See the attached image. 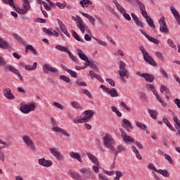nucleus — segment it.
<instances>
[{
	"label": "nucleus",
	"instance_id": "nucleus-42",
	"mask_svg": "<svg viewBox=\"0 0 180 180\" xmlns=\"http://www.w3.org/2000/svg\"><path fill=\"white\" fill-rule=\"evenodd\" d=\"M42 5H44V9H46V11H51V8H56V4H54V6H51V5L49 6V4L46 3V1H42Z\"/></svg>",
	"mask_w": 180,
	"mask_h": 180
},
{
	"label": "nucleus",
	"instance_id": "nucleus-17",
	"mask_svg": "<svg viewBox=\"0 0 180 180\" xmlns=\"http://www.w3.org/2000/svg\"><path fill=\"white\" fill-rule=\"evenodd\" d=\"M131 16L139 27H144V23L141 20H140V19H139V17H137L136 14L131 13Z\"/></svg>",
	"mask_w": 180,
	"mask_h": 180
},
{
	"label": "nucleus",
	"instance_id": "nucleus-13",
	"mask_svg": "<svg viewBox=\"0 0 180 180\" xmlns=\"http://www.w3.org/2000/svg\"><path fill=\"white\" fill-rule=\"evenodd\" d=\"M49 151L52 154V155H53V157L57 158V160H59L60 161H63V160H64V156L57 149L51 148H49Z\"/></svg>",
	"mask_w": 180,
	"mask_h": 180
},
{
	"label": "nucleus",
	"instance_id": "nucleus-43",
	"mask_svg": "<svg viewBox=\"0 0 180 180\" xmlns=\"http://www.w3.org/2000/svg\"><path fill=\"white\" fill-rule=\"evenodd\" d=\"M139 98L142 99V101H145V102H148V98L146 96V93L143 91L139 93Z\"/></svg>",
	"mask_w": 180,
	"mask_h": 180
},
{
	"label": "nucleus",
	"instance_id": "nucleus-60",
	"mask_svg": "<svg viewBox=\"0 0 180 180\" xmlns=\"http://www.w3.org/2000/svg\"><path fill=\"white\" fill-rule=\"evenodd\" d=\"M68 74H70V76L72 77V78H77L78 75H77V72L72 70H69Z\"/></svg>",
	"mask_w": 180,
	"mask_h": 180
},
{
	"label": "nucleus",
	"instance_id": "nucleus-53",
	"mask_svg": "<svg viewBox=\"0 0 180 180\" xmlns=\"http://www.w3.org/2000/svg\"><path fill=\"white\" fill-rule=\"evenodd\" d=\"M165 160H167L168 162H169V164L174 165V160H172V158H171L169 155L165 154Z\"/></svg>",
	"mask_w": 180,
	"mask_h": 180
},
{
	"label": "nucleus",
	"instance_id": "nucleus-59",
	"mask_svg": "<svg viewBox=\"0 0 180 180\" xmlns=\"http://www.w3.org/2000/svg\"><path fill=\"white\" fill-rule=\"evenodd\" d=\"M53 106H55V108H57L58 109H60V110L64 109V106H63V105H61L57 102H53Z\"/></svg>",
	"mask_w": 180,
	"mask_h": 180
},
{
	"label": "nucleus",
	"instance_id": "nucleus-31",
	"mask_svg": "<svg viewBox=\"0 0 180 180\" xmlns=\"http://www.w3.org/2000/svg\"><path fill=\"white\" fill-rule=\"evenodd\" d=\"M107 94L110 95L111 98H117V96H119V93H117V91L113 88L111 89H110V90H108V93Z\"/></svg>",
	"mask_w": 180,
	"mask_h": 180
},
{
	"label": "nucleus",
	"instance_id": "nucleus-10",
	"mask_svg": "<svg viewBox=\"0 0 180 180\" xmlns=\"http://www.w3.org/2000/svg\"><path fill=\"white\" fill-rule=\"evenodd\" d=\"M158 23L160 25V32L161 33H169V30H168V27L167 26V22H165V18L162 17L159 20Z\"/></svg>",
	"mask_w": 180,
	"mask_h": 180
},
{
	"label": "nucleus",
	"instance_id": "nucleus-32",
	"mask_svg": "<svg viewBox=\"0 0 180 180\" xmlns=\"http://www.w3.org/2000/svg\"><path fill=\"white\" fill-rule=\"evenodd\" d=\"M80 172L82 174H86V175H89V176H92V175H94V172L89 168H82L80 169Z\"/></svg>",
	"mask_w": 180,
	"mask_h": 180
},
{
	"label": "nucleus",
	"instance_id": "nucleus-54",
	"mask_svg": "<svg viewBox=\"0 0 180 180\" xmlns=\"http://www.w3.org/2000/svg\"><path fill=\"white\" fill-rule=\"evenodd\" d=\"M167 43H168V44H169V46H170V47H172V49L176 50V45H175V44L174 43V41H172V39H168Z\"/></svg>",
	"mask_w": 180,
	"mask_h": 180
},
{
	"label": "nucleus",
	"instance_id": "nucleus-38",
	"mask_svg": "<svg viewBox=\"0 0 180 180\" xmlns=\"http://www.w3.org/2000/svg\"><path fill=\"white\" fill-rule=\"evenodd\" d=\"M80 5L82 6V8H88V5H92V1L89 0H82L80 1Z\"/></svg>",
	"mask_w": 180,
	"mask_h": 180
},
{
	"label": "nucleus",
	"instance_id": "nucleus-19",
	"mask_svg": "<svg viewBox=\"0 0 180 180\" xmlns=\"http://www.w3.org/2000/svg\"><path fill=\"white\" fill-rule=\"evenodd\" d=\"M142 16L145 18L146 20V22L150 27H153V29H155V25H154V21L151 18V17L148 16V14L147 13H145V14H143Z\"/></svg>",
	"mask_w": 180,
	"mask_h": 180
},
{
	"label": "nucleus",
	"instance_id": "nucleus-24",
	"mask_svg": "<svg viewBox=\"0 0 180 180\" xmlns=\"http://www.w3.org/2000/svg\"><path fill=\"white\" fill-rule=\"evenodd\" d=\"M80 13H81V15H82V16H84V18L88 19V20L90 22V23H91V25L93 26H95V19L94 17H92V15H91L88 13H85L82 11H80Z\"/></svg>",
	"mask_w": 180,
	"mask_h": 180
},
{
	"label": "nucleus",
	"instance_id": "nucleus-11",
	"mask_svg": "<svg viewBox=\"0 0 180 180\" xmlns=\"http://www.w3.org/2000/svg\"><path fill=\"white\" fill-rule=\"evenodd\" d=\"M136 75L144 78L147 82H154V75L150 73H141L140 72H136Z\"/></svg>",
	"mask_w": 180,
	"mask_h": 180
},
{
	"label": "nucleus",
	"instance_id": "nucleus-35",
	"mask_svg": "<svg viewBox=\"0 0 180 180\" xmlns=\"http://www.w3.org/2000/svg\"><path fill=\"white\" fill-rule=\"evenodd\" d=\"M158 174H160L162 175V176H165V178H169V172L167 169H158L157 172Z\"/></svg>",
	"mask_w": 180,
	"mask_h": 180
},
{
	"label": "nucleus",
	"instance_id": "nucleus-56",
	"mask_svg": "<svg viewBox=\"0 0 180 180\" xmlns=\"http://www.w3.org/2000/svg\"><path fill=\"white\" fill-rule=\"evenodd\" d=\"M56 6H58V8H60V9H64V8H65L67 4H65V2H64L63 4H61L60 2H56L55 4V6H56Z\"/></svg>",
	"mask_w": 180,
	"mask_h": 180
},
{
	"label": "nucleus",
	"instance_id": "nucleus-29",
	"mask_svg": "<svg viewBox=\"0 0 180 180\" xmlns=\"http://www.w3.org/2000/svg\"><path fill=\"white\" fill-rule=\"evenodd\" d=\"M91 67V68H94V70L96 68H98V66L96 65V64H95V63H94V61H91V60H88L84 63V65L83 67V68H86V67Z\"/></svg>",
	"mask_w": 180,
	"mask_h": 180
},
{
	"label": "nucleus",
	"instance_id": "nucleus-2",
	"mask_svg": "<svg viewBox=\"0 0 180 180\" xmlns=\"http://www.w3.org/2000/svg\"><path fill=\"white\" fill-rule=\"evenodd\" d=\"M139 50L142 53L143 60L146 61V63L150 64V65H153V67H157V63L154 61V58H153V57L148 54V52L146 51L144 46H140Z\"/></svg>",
	"mask_w": 180,
	"mask_h": 180
},
{
	"label": "nucleus",
	"instance_id": "nucleus-50",
	"mask_svg": "<svg viewBox=\"0 0 180 180\" xmlns=\"http://www.w3.org/2000/svg\"><path fill=\"white\" fill-rule=\"evenodd\" d=\"M148 40H149V41H150L151 43H154L155 44H160V41H158V39L153 37H149L148 38Z\"/></svg>",
	"mask_w": 180,
	"mask_h": 180
},
{
	"label": "nucleus",
	"instance_id": "nucleus-49",
	"mask_svg": "<svg viewBox=\"0 0 180 180\" xmlns=\"http://www.w3.org/2000/svg\"><path fill=\"white\" fill-rule=\"evenodd\" d=\"M136 127H139V129H141V130H144V129H146V127H147V126H146V124L141 123L139 122H136Z\"/></svg>",
	"mask_w": 180,
	"mask_h": 180
},
{
	"label": "nucleus",
	"instance_id": "nucleus-52",
	"mask_svg": "<svg viewBox=\"0 0 180 180\" xmlns=\"http://www.w3.org/2000/svg\"><path fill=\"white\" fill-rule=\"evenodd\" d=\"M115 174H116V176L114 177V180H120V177H122L123 175V174L120 171H116Z\"/></svg>",
	"mask_w": 180,
	"mask_h": 180
},
{
	"label": "nucleus",
	"instance_id": "nucleus-44",
	"mask_svg": "<svg viewBox=\"0 0 180 180\" xmlns=\"http://www.w3.org/2000/svg\"><path fill=\"white\" fill-rule=\"evenodd\" d=\"M4 4H8L10 6H12L13 9L15 11L16 6H15V3H13V0H4Z\"/></svg>",
	"mask_w": 180,
	"mask_h": 180
},
{
	"label": "nucleus",
	"instance_id": "nucleus-51",
	"mask_svg": "<svg viewBox=\"0 0 180 180\" xmlns=\"http://www.w3.org/2000/svg\"><path fill=\"white\" fill-rule=\"evenodd\" d=\"M120 105L124 108V109H125V110H127V112H131V108H130V107L127 106V105H126V103H124V102L122 101L120 103Z\"/></svg>",
	"mask_w": 180,
	"mask_h": 180
},
{
	"label": "nucleus",
	"instance_id": "nucleus-5",
	"mask_svg": "<svg viewBox=\"0 0 180 180\" xmlns=\"http://www.w3.org/2000/svg\"><path fill=\"white\" fill-rule=\"evenodd\" d=\"M120 70H117V72L120 77H126V78H129L130 77V74H129V70L126 69V63L122 60H120Z\"/></svg>",
	"mask_w": 180,
	"mask_h": 180
},
{
	"label": "nucleus",
	"instance_id": "nucleus-15",
	"mask_svg": "<svg viewBox=\"0 0 180 180\" xmlns=\"http://www.w3.org/2000/svg\"><path fill=\"white\" fill-rule=\"evenodd\" d=\"M42 70L44 72H45V74H47L49 71H50L51 72H53L54 74H56V72H58V70L56 69V68L51 67L49 64H44L43 65Z\"/></svg>",
	"mask_w": 180,
	"mask_h": 180
},
{
	"label": "nucleus",
	"instance_id": "nucleus-14",
	"mask_svg": "<svg viewBox=\"0 0 180 180\" xmlns=\"http://www.w3.org/2000/svg\"><path fill=\"white\" fill-rule=\"evenodd\" d=\"M83 115L85 116L83 117L84 122H89L94 117V115H95V112L92 110H86L83 112Z\"/></svg>",
	"mask_w": 180,
	"mask_h": 180
},
{
	"label": "nucleus",
	"instance_id": "nucleus-16",
	"mask_svg": "<svg viewBox=\"0 0 180 180\" xmlns=\"http://www.w3.org/2000/svg\"><path fill=\"white\" fill-rule=\"evenodd\" d=\"M38 164L39 165H41L42 167H46V168H49V167H51L53 165V162L51 160H47L44 158L39 159Z\"/></svg>",
	"mask_w": 180,
	"mask_h": 180
},
{
	"label": "nucleus",
	"instance_id": "nucleus-7",
	"mask_svg": "<svg viewBox=\"0 0 180 180\" xmlns=\"http://www.w3.org/2000/svg\"><path fill=\"white\" fill-rule=\"evenodd\" d=\"M22 141L25 143V144H26V146H27V147H30V148H31L32 151H33V153H35L37 148H36V145H34V141H33V140H32V139H30V136L25 135L22 137Z\"/></svg>",
	"mask_w": 180,
	"mask_h": 180
},
{
	"label": "nucleus",
	"instance_id": "nucleus-46",
	"mask_svg": "<svg viewBox=\"0 0 180 180\" xmlns=\"http://www.w3.org/2000/svg\"><path fill=\"white\" fill-rule=\"evenodd\" d=\"M60 79H62V81H64V82H67L68 84L71 82V79L65 75H60Z\"/></svg>",
	"mask_w": 180,
	"mask_h": 180
},
{
	"label": "nucleus",
	"instance_id": "nucleus-58",
	"mask_svg": "<svg viewBox=\"0 0 180 180\" xmlns=\"http://www.w3.org/2000/svg\"><path fill=\"white\" fill-rule=\"evenodd\" d=\"M28 49H30L29 50L30 51H32V53H33V54H34V56H37V54H38L37 50H36L34 49V47H33V46L29 45V48Z\"/></svg>",
	"mask_w": 180,
	"mask_h": 180
},
{
	"label": "nucleus",
	"instance_id": "nucleus-48",
	"mask_svg": "<svg viewBox=\"0 0 180 180\" xmlns=\"http://www.w3.org/2000/svg\"><path fill=\"white\" fill-rule=\"evenodd\" d=\"M92 39H94V40H96V41H97V43H98V44H100L101 46H106V42L101 41L99 39L96 38L95 37L92 36Z\"/></svg>",
	"mask_w": 180,
	"mask_h": 180
},
{
	"label": "nucleus",
	"instance_id": "nucleus-26",
	"mask_svg": "<svg viewBox=\"0 0 180 180\" xmlns=\"http://www.w3.org/2000/svg\"><path fill=\"white\" fill-rule=\"evenodd\" d=\"M86 155L88 158L95 165H99V161L98 158H96L95 155L91 154V153H86Z\"/></svg>",
	"mask_w": 180,
	"mask_h": 180
},
{
	"label": "nucleus",
	"instance_id": "nucleus-23",
	"mask_svg": "<svg viewBox=\"0 0 180 180\" xmlns=\"http://www.w3.org/2000/svg\"><path fill=\"white\" fill-rule=\"evenodd\" d=\"M152 92L156 96L158 102H160V103H161L164 108H166L167 103L165 101H162L161 97H160V95H158V91H157V90L155 89Z\"/></svg>",
	"mask_w": 180,
	"mask_h": 180
},
{
	"label": "nucleus",
	"instance_id": "nucleus-12",
	"mask_svg": "<svg viewBox=\"0 0 180 180\" xmlns=\"http://www.w3.org/2000/svg\"><path fill=\"white\" fill-rule=\"evenodd\" d=\"M120 131L125 143H134V139H133V137L128 136L127 133L124 131V129L120 128Z\"/></svg>",
	"mask_w": 180,
	"mask_h": 180
},
{
	"label": "nucleus",
	"instance_id": "nucleus-64",
	"mask_svg": "<svg viewBox=\"0 0 180 180\" xmlns=\"http://www.w3.org/2000/svg\"><path fill=\"white\" fill-rule=\"evenodd\" d=\"M76 84L78 85V86H86L87 85L86 83L78 80L76 81Z\"/></svg>",
	"mask_w": 180,
	"mask_h": 180
},
{
	"label": "nucleus",
	"instance_id": "nucleus-28",
	"mask_svg": "<svg viewBox=\"0 0 180 180\" xmlns=\"http://www.w3.org/2000/svg\"><path fill=\"white\" fill-rule=\"evenodd\" d=\"M70 156L71 157V158H73L74 160H77L79 162L82 163V159L81 158V155H79V153L77 152H70Z\"/></svg>",
	"mask_w": 180,
	"mask_h": 180
},
{
	"label": "nucleus",
	"instance_id": "nucleus-41",
	"mask_svg": "<svg viewBox=\"0 0 180 180\" xmlns=\"http://www.w3.org/2000/svg\"><path fill=\"white\" fill-rule=\"evenodd\" d=\"M70 105L75 109H82V106L81 105V104H79V103L77 101H72Z\"/></svg>",
	"mask_w": 180,
	"mask_h": 180
},
{
	"label": "nucleus",
	"instance_id": "nucleus-62",
	"mask_svg": "<svg viewBox=\"0 0 180 180\" xmlns=\"http://www.w3.org/2000/svg\"><path fill=\"white\" fill-rule=\"evenodd\" d=\"M100 87L101 88V89H103V92H105V94H108L109 92V90L110 89L103 84H101Z\"/></svg>",
	"mask_w": 180,
	"mask_h": 180
},
{
	"label": "nucleus",
	"instance_id": "nucleus-9",
	"mask_svg": "<svg viewBox=\"0 0 180 180\" xmlns=\"http://www.w3.org/2000/svg\"><path fill=\"white\" fill-rule=\"evenodd\" d=\"M22 2L23 8H18L15 7V11L21 15H25V13H27V11L30 9V3H29V0H22Z\"/></svg>",
	"mask_w": 180,
	"mask_h": 180
},
{
	"label": "nucleus",
	"instance_id": "nucleus-4",
	"mask_svg": "<svg viewBox=\"0 0 180 180\" xmlns=\"http://www.w3.org/2000/svg\"><path fill=\"white\" fill-rule=\"evenodd\" d=\"M56 49L57 50H59V51H63V53H67L68 54L70 58L72 60V61H74V63H78V58L77 56H74L70 50H68V48L61 46V45H56Z\"/></svg>",
	"mask_w": 180,
	"mask_h": 180
},
{
	"label": "nucleus",
	"instance_id": "nucleus-55",
	"mask_svg": "<svg viewBox=\"0 0 180 180\" xmlns=\"http://www.w3.org/2000/svg\"><path fill=\"white\" fill-rule=\"evenodd\" d=\"M82 92L84 95H86L90 99H92V94H91V92H89V91H88L87 89H83L82 90Z\"/></svg>",
	"mask_w": 180,
	"mask_h": 180
},
{
	"label": "nucleus",
	"instance_id": "nucleus-6",
	"mask_svg": "<svg viewBox=\"0 0 180 180\" xmlns=\"http://www.w3.org/2000/svg\"><path fill=\"white\" fill-rule=\"evenodd\" d=\"M51 122L53 124V127H52V130L53 131H56V133H60L61 134H63V136H65L66 137H70L71 135L70 134V133H68V131H65V129L58 127L57 124L56 123V120H54V118H51Z\"/></svg>",
	"mask_w": 180,
	"mask_h": 180
},
{
	"label": "nucleus",
	"instance_id": "nucleus-40",
	"mask_svg": "<svg viewBox=\"0 0 180 180\" xmlns=\"http://www.w3.org/2000/svg\"><path fill=\"white\" fill-rule=\"evenodd\" d=\"M155 56H156L157 58L160 60V61H162V62L165 61V58L164 57V54H162V53H161L160 51H156Z\"/></svg>",
	"mask_w": 180,
	"mask_h": 180
},
{
	"label": "nucleus",
	"instance_id": "nucleus-21",
	"mask_svg": "<svg viewBox=\"0 0 180 180\" xmlns=\"http://www.w3.org/2000/svg\"><path fill=\"white\" fill-rule=\"evenodd\" d=\"M11 92V89L9 88H6L3 91L4 95L6 98H7V99H10V100L15 99V96H13Z\"/></svg>",
	"mask_w": 180,
	"mask_h": 180
},
{
	"label": "nucleus",
	"instance_id": "nucleus-33",
	"mask_svg": "<svg viewBox=\"0 0 180 180\" xmlns=\"http://www.w3.org/2000/svg\"><path fill=\"white\" fill-rule=\"evenodd\" d=\"M122 122L124 123V124H125V126H127V129H129V130H133V129H134V127H133L131 122H130V121H129L127 119H123Z\"/></svg>",
	"mask_w": 180,
	"mask_h": 180
},
{
	"label": "nucleus",
	"instance_id": "nucleus-25",
	"mask_svg": "<svg viewBox=\"0 0 180 180\" xmlns=\"http://www.w3.org/2000/svg\"><path fill=\"white\" fill-rule=\"evenodd\" d=\"M77 53H78V56L79 57L80 60H82L83 61H85L86 63L89 60L88 58V56H86V55H85V53H84V51L79 49H78L77 50Z\"/></svg>",
	"mask_w": 180,
	"mask_h": 180
},
{
	"label": "nucleus",
	"instance_id": "nucleus-45",
	"mask_svg": "<svg viewBox=\"0 0 180 180\" xmlns=\"http://www.w3.org/2000/svg\"><path fill=\"white\" fill-rule=\"evenodd\" d=\"M43 32L44 33H46V34H47L48 36H51L53 34V29L52 28L47 29L46 27H44Z\"/></svg>",
	"mask_w": 180,
	"mask_h": 180
},
{
	"label": "nucleus",
	"instance_id": "nucleus-63",
	"mask_svg": "<svg viewBox=\"0 0 180 180\" xmlns=\"http://www.w3.org/2000/svg\"><path fill=\"white\" fill-rule=\"evenodd\" d=\"M117 9L119 11V12H120V13H122V15L126 13V10L124 9V8H123V6H120L117 7Z\"/></svg>",
	"mask_w": 180,
	"mask_h": 180
},
{
	"label": "nucleus",
	"instance_id": "nucleus-20",
	"mask_svg": "<svg viewBox=\"0 0 180 180\" xmlns=\"http://www.w3.org/2000/svg\"><path fill=\"white\" fill-rule=\"evenodd\" d=\"M122 151H126V147L123 145H119L117 147V150L114 148V151H112V153L115 154V158H116V157H117V154H120Z\"/></svg>",
	"mask_w": 180,
	"mask_h": 180
},
{
	"label": "nucleus",
	"instance_id": "nucleus-8",
	"mask_svg": "<svg viewBox=\"0 0 180 180\" xmlns=\"http://www.w3.org/2000/svg\"><path fill=\"white\" fill-rule=\"evenodd\" d=\"M36 109V105L33 103L30 104H20V110L22 113L27 114L30 112H33Z\"/></svg>",
	"mask_w": 180,
	"mask_h": 180
},
{
	"label": "nucleus",
	"instance_id": "nucleus-57",
	"mask_svg": "<svg viewBox=\"0 0 180 180\" xmlns=\"http://www.w3.org/2000/svg\"><path fill=\"white\" fill-rule=\"evenodd\" d=\"M73 123H85V121H84V117L83 118H75L73 120Z\"/></svg>",
	"mask_w": 180,
	"mask_h": 180
},
{
	"label": "nucleus",
	"instance_id": "nucleus-27",
	"mask_svg": "<svg viewBox=\"0 0 180 180\" xmlns=\"http://www.w3.org/2000/svg\"><path fill=\"white\" fill-rule=\"evenodd\" d=\"M69 174L70 175L71 178H72V179H75V180L81 179V175H79V173L75 172L72 169L69 170Z\"/></svg>",
	"mask_w": 180,
	"mask_h": 180
},
{
	"label": "nucleus",
	"instance_id": "nucleus-61",
	"mask_svg": "<svg viewBox=\"0 0 180 180\" xmlns=\"http://www.w3.org/2000/svg\"><path fill=\"white\" fill-rule=\"evenodd\" d=\"M105 81H107V82H108V84L111 86H115L116 84H115V81L112 79H109L107 78L105 79Z\"/></svg>",
	"mask_w": 180,
	"mask_h": 180
},
{
	"label": "nucleus",
	"instance_id": "nucleus-1",
	"mask_svg": "<svg viewBox=\"0 0 180 180\" xmlns=\"http://www.w3.org/2000/svg\"><path fill=\"white\" fill-rule=\"evenodd\" d=\"M4 67V70L6 71H11L13 72V74H15V75H17L20 81H23V76H22V74H20V72L18 70V69L13 68V66L11 65H6V61L5 60V58L0 56V66Z\"/></svg>",
	"mask_w": 180,
	"mask_h": 180
},
{
	"label": "nucleus",
	"instance_id": "nucleus-22",
	"mask_svg": "<svg viewBox=\"0 0 180 180\" xmlns=\"http://www.w3.org/2000/svg\"><path fill=\"white\" fill-rule=\"evenodd\" d=\"M78 18V21H77V26L82 32V33H85V27L84 26V21L80 17Z\"/></svg>",
	"mask_w": 180,
	"mask_h": 180
},
{
	"label": "nucleus",
	"instance_id": "nucleus-34",
	"mask_svg": "<svg viewBox=\"0 0 180 180\" xmlns=\"http://www.w3.org/2000/svg\"><path fill=\"white\" fill-rule=\"evenodd\" d=\"M161 94H164V92H166L167 95H171V90L167 87L165 85H161L160 89Z\"/></svg>",
	"mask_w": 180,
	"mask_h": 180
},
{
	"label": "nucleus",
	"instance_id": "nucleus-47",
	"mask_svg": "<svg viewBox=\"0 0 180 180\" xmlns=\"http://www.w3.org/2000/svg\"><path fill=\"white\" fill-rule=\"evenodd\" d=\"M58 23L59 25V27L60 30L63 32V30H65L67 28L65 27V25L61 21L60 19H58Z\"/></svg>",
	"mask_w": 180,
	"mask_h": 180
},
{
	"label": "nucleus",
	"instance_id": "nucleus-37",
	"mask_svg": "<svg viewBox=\"0 0 180 180\" xmlns=\"http://www.w3.org/2000/svg\"><path fill=\"white\" fill-rule=\"evenodd\" d=\"M148 112L150 117H152V119H154V120L157 119V116L158 115V112H157L156 110L148 109Z\"/></svg>",
	"mask_w": 180,
	"mask_h": 180
},
{
	"label": "nucleus",
	"instance_id": "nucleus-39",
	"mask_svg": "<svg viewBox=\"0 0 180 180\" xmlns=\"http://www.w3.org/2000/svg\"><path fill=\"white\" fill-rule=\"evenodd\" d=\"M163 122L165 123L166 126L172 130V131H175V129L172 127V125H171V123H169V121L167 118H163Z\"/></svg>",
	"mask_w": 180,
	"mask_h": 180
},
{
	"label": "nucleus",
	"instance_id": "nucleus-18",
	"mask_svg": "<svg viewBox=\"0 0 180 180\" xmlns=\"http://www.w3.org/2000/svg\"><path fill=\"white\" fill-rule=\"evenodd\" d=\"M135 2L136 4V5H138V6H139L141 15H144V14L147 13V11L146 10V6L144 5V4H143V2H141V1L135 0Z\"/></svg>",
	"mask_w": 180,
	"mask_h": 180
},
{
	"label": "nucleus",
	"instance_id": "nucleus-36",
	"mask_svg": "<svg viewBox=\"0 0 180 180\" xmlns=\"http://www.w3.org/2000/svg\"><path fill=\"white\" fill-rule=\"evenodd\" d=\"M71 33H72V37H74V39H75V40H77V41H81L82 43H84V39H82L81 38H79V36L78 35L77 32L72 30Z\"/></svg>",
	"mask_w": 180,
	"mask_h": 180
},
{
	"label": "nucleus",
	"instance_id": "nucleus-30",
	"mask_svg": "<svg viewBox=\"0 0 180 180\" xmlns=\"http://www.w3.org/2000/svg\"><path fill=\"white\" fill-rule=\"evenodd\" d=\"M37 68V63L34 62L33 65H25V70L27 71H33V70H36Z\"/></svg>",
	"mask_w": 180,
	"mask_h": 180
},
{
	"label": "nucleus",
	"instance_id": "nucleus-3",
	"mask_svg": "<svg viewBox=\"0 0 180 180\" xmlns=\"http://www.w3.org/2000/svg\"><path fill=\"white\" fill-rule=\"evenodd\" d=\"M103 143L107 148H109L110 151H115V147H113V144H115V141H113V138L110 134H105V136L103 138Z\"/></svg>",
	"mask_w": 180,
	"mask_h": 180
}]
</instances>
